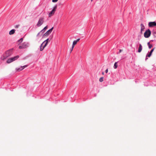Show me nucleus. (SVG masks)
<instances>
[{
    "label": "nucleus",
    "mask_w": 156,
    "mask_h": 156,
    "mask_svg": "<svg viewBox=\"0 0 156 156\" xmlns=\"http://www.w3.org/2000/svg\"><path fill=\"white\" fill-rule=\"evenodd\" d=\"M145 29V27H141V33H142V32L143 30H144V29Z\"/></svg>",
    "instance_id": "24"
},
{
    "label": "nucleus",
    "mask_w": 156,
    "mask_h": 156,
    "mask_svg": "<svg viewBox=\"0 0 156 156\" xmlns=\"http://www.w3.org/2000/svg\"><path fill=\"white\" fill-rule=\"evenodd\" d=\"M77 42L75 40L73 42V45L72 46V49L71 50V51L73 50V48H74L75 45H76L77 43Z\"/></svg>",
    "instance_id": "10"
},
{
    "label": "nucleus",
    "mask_w": 156,
    "mask_h": 156,
    "mask_svg": "<svg viewBox=\"0 0 156 156\" xmlns=\"http://www.w3.org/2000/svg\"><path fill=\"white\" fill-rule=\"evenodd\" d=\"M16 59H8L6 61V62L7 63H10L13 61L15 60Z\"/></svg>",
    "instance_id": "11"
},
{
    "label": "nucleus",
    "mask_w": 156,
    "mask_h": 156,
    "mask_svg": "<svg viewBox=\"0 0 156 156\" xmlns=\"http://www.w3.org/2000/svg\"><path fill=\"white\" fill-rule=\"evenodd\" d=\"M57 8V5H55L54 6V8L49 14H48V16L49 17H50L51 16L53 15L54 13H55V12L56 11V9Z\"/></svg>",
    "instance_id": "5"
},
{
    "label": "nucleus",
    "mask_w": 156,
    "mask_h": 156,
    "mask_svg": "<svg viewBox=\"0 0 156 156\" xmlns=\"http://www.w3.org/2000/svg\"><path fill=\"white\" fill-rule=\"evenodd\" d=\"M52 37H51V38H50V40H49V41L52 38Z\"/></svg>",
    "instance_id": "34"
},
{
    "label": "nucleus",
    "mask_w": 156,
    "mask_h": 156,
    "mask_svg": "<svg viewBox=\"0 0 156 156\" xmlns=\"http://www.w3.org/2000/svg\"><path fill=\"white\" fill-rule=\"evenodd\" d=\"M117 62H115L114 64V67L115 69H116L118 67V66L117 65Z\"/></svg>",
    "instance_id": "16"
},
{
    "label": "nucleus",
    "mask_w": 156,
    "mask_h": 156,
    "mask_svg": "<svg viewBox=\"0 0 156 156\" xmlns=\"http://www.w3.org/2000/svg\"><path fill=\"white\" fill-rule=\"evenodd\" d=\"M151 34V31L149 29H148L144 33V37L145 38H148L150 36Z\"/></svg>",
    "instance_id": "1"
},
{
    "label": "nucleus",
    "mask_w": 156,
    "mask_h": 156,
    "mask_svg": "<svg viewBox=\"0 0 156 156\" xmlns=\"http://www.w3.org/2000/svg\"><path fill=\"white\" fill-rule=\"evenodd\" d=\"M19 57V55H17L16 56H14V57H12L9 58H18Z\"/></svg>",
    "instance_id": "18"
},
{
    "label": "nucleus",
    "mask_w": 156,
    "mask_h": 156,
    "mask_svg": "<svg viewBox=\"0 0 156 156\" xmlns=\"http://www.w3.org/2000/svg\"><path fill=\"white\" fill-rule=\"evenodd\" d=\"M53 28L54 27H53L50 30L47 31L45 33L43 34V36L44 37L45 36H48L52 32Z\"/></svg>",
    "instance_id": "6"
},
{
    "label": "nucleus",
    "mask_w": 156,
    "mask_h": 156,
    "mask_svg": "<svg viewBox=\"0 0 156 156\" xmlns=\"http://www.w3.org/2000/svg\"><path fill=\"white\" fill-rule=\"evenodd\" d=\"M122 50H119V53H120L121 52H122Z\"/></svg>",
    "instance_id": "32"
},
{
    "label": "nucleus",
    "mask_w": 156,
    "mask_h": 156,
    "mask_svg": "<svg viewBox=\"0 0 156 156\" xmlns=\"http://www.w3.org/2000/svg\"><path fill=\"white\" fill-rule=\"evenodd\" d=\"M142 50V46L141 44H139V48H138V52H140Z\"/></svg>",
    "instance_id": "14"
},
{
    "label": "nucleus",
    "mask_w": 156,
    "mask_h": 156,
    "mask_svg": "<svg viewBox=\"0 0 156 156\" xmlns=\"http://www.w3.org/2000/svg\"><path fill=\"white\" fill-rule=\"evenodd\" d=\"M44 44H43V43L41 44L40 48V50L41 51H42L44 48V47L45 46H44V44Z\"/></svg>",
    "instance_id": "13"
},
{
    "label": "nucleus",
    "mask_w": 156,
    "mask_h": 156,
    "mask_svg": "<svg viewBox=\"0 0 156 156\" xmlns=\"http://www.w3.org/2000/svg\"><path fill=\"white\" fill-rule=\"evenodd\" d=\"M48 28V26H46V27H45L44 29L42 30L41 31V32H42V33L41 34V35H42L45 32V30L47 29Z\"/></svg>",
    "instance_id": "9"
},
{
    "label": "nucleus",
    "mask_w": 156,
    "mask_h": 156,
    "mask_svg": "<svg viewBox=\"0 0 156 156\" xmlns=\"http://www.w3.org/2000/svg\"><path fill=\"white\" fill-rule=\"evenodd\" d=\"M154 48L152 49L149 53L151 55L152 53L154 50Z\"/></svg>",
    "instance_id": "23"
},
{
    "label": "nucleus",
    "mask_w": 156,
    "mask_h": 156,
    "mask_svg": "<svg viewBox=\"0 0 156 156\" xmlns=\"http://www.w3.org/2000/svg\"><path fill=\"white\" fill-rule=\"evenodd\" d=\"M147 44L149 48H151L152 47V45L150 44V42H148Z\"/></svg>",
    "instance_id": "17"
},
{
    "label": "nucleus",
    "mask_w": 156,
    "mask_h": 156,
    "mask_svg": "<svg viewBox=\"0 0 156 156\" xmlns=\"http://www.w3.org/2000/svg\"><path fill=\"white\" fill-rule=\"evenodd\" d=\"M15 32V30L12 29L9 31V34L10 35L13 34Z\"/></svg>",
    "instance_id": "15"
},
{
    "label": "nucleus",
    "mask_w": 156,
    "mask_h": 156,
    "mask_svg": "<svg viewBox=\"0 0 156 156\" xmlns=\"http://www.w3.org/2000/svg\"><path fill=\"white\" fill-rule=\"evenodd\" d=\"M44 18L43 17L40 18L37 23V26L38 27H40L41 25L43 24L44 22Z\"/></svg>",
    "instance_id": "3"
},
{
    "label": "nucleus",
    "mask_w": 156,
    "mask_h": 156,
    "mask_svg": "<svg viewBox=\"0 0 156 156\" xmlns=\"http://www.w3.org/2000/svg\"><path fill=\"white\" fill-rule=\"evenodd\" d=\"M27 65H25L23 66H21L20 68H16V70L17 71H20L23 70L24 68L27 67Z\"/></svg>",
    "instance_id": "8"
},
{
    "label": "nucleus",
    "mask_w": 156,
    "mask_h": 156,
    "mask_svg": "<svg viewBox=\"0 0 156 156\" xmlns=\"http://www.w3.org/2000/svg\"><path fill=\"white\" fill-rule=\"evenodd\" d=\"M108 69H106L105 70V72L106 73H108Z\"/></svg>",
    "instance_id": "31"
},
{
    "label": "nucleus",
    "mask_w": 156,
    "mask_h": 156,
    "mask_svg": "<svg viewBox=\"0 0 156 156\" xmlns=\"http://www.w3.org/2000/svg\"><path fill=\"white\" fill-rule=\"evenodd\" d=\"M153 34V35H154V37H156V31L154 32Z\"/></svg>",
    "instance_id": "25"
},
{
    "label": "nucleus",
    "mask_w": 156,
    "mask_h": 156,
    "mask_svg": "<svg viewBox=\"0 0 156 156\" xmlns=\"http://www.w3.org/2000/svg\"><path fill=\"white\" fill-rule=\"evenodd\" d=\"M12 52L11 50H8L5 52V53L4 55V58H6L9 57L11 54Z\"/></svg>",
    "instance_id": "4"
},
{
    "label": "nucleus",
    "mask_w": 156,
    "mask_h": 156,
    "mask_svg": "<svg viewBox=\"0 0 156 156\" xmlns=\"http://www.w3.org/2000/svg\"><path fill=\"white\" fill-rule=\"evenodd\" d=\"M102 74L103 75H104V73L103 72L102 73Z\"/></svg>",
    "instance_id": "33"
},
{
    "label": "nucleus",
    "mask_w": 156,
    "mask_h": 156,
    "mask_svg": "<svg viewBox=\"0 0 156 156\" xmlns=\"http://www.w3.org/2000/svg\"><path fill=\"white\" fill-rule=\"evenodd\" d=\"M148 26L150 27H153L156 26V22L155 21L150 22L148 23Z\"/></svg>",
    "instance_id": "7"
},
{
    "label": "nucleus",
    "mask_w": 156,
    "mask_h": 156,
    "mask_svg": "<svg viewBox=\"0 0 156 156\" xmlns=\"http://www.w3.org/2000/svg\"><path fill=\"white\" fill-rule=\"evenodd\" d=\"M151 55L150 54V53H148L146 55V57H150L151 56Z\"/></svg>",
    "instance_id": "21"
},
{
    "label": "nucleus",
    "mask_w": 156,
    "mask_h": 156,
    "mask_svg": "<svg viewBox=\"0 0 156 156\" xmlns=\"http://www.w3.org/2000/svg\"><path fill=\"white\" fill-rule=\"evenodd\" d=\"M103 77H101L100 79H99V81L100 82H102V81H103Z\"/></svg>",
    "instance_id": "20"
},
{
    "label": "nucleus",
    "mask_w": 156,
    "mask_h": 156,
    "mask_svg": "<svg viewBox=\"0 0 156 156\" xmlns=\"http://www.w3.org/2000/svg\"><path fill=\"white\" fill-rule=\"evenodd\" d=\"M28 43L26 42H24L21 45L19 46V49H24L27 48L28 47Z\"/></svg>",
    "instance_id": "2"
},
{
    "label": "nucleus",
    "mask_w": 156,
    "mask_h": 156,
    "mask_svg": "<svg viewBox=\"0 0 156 156\" xmlns=\"http://www.w3.org/2000/svg\"><path fill=\"white\" fill-rule=\"evenodd\" d=\"M58 0H52V2H56L58 1Z\"/></svg>",
    "instance_id": "28"
},
{
    "label": "nucleus",
    "mask_w": 156,
    "mask_h": 156,
    "mask_svg": "<svg viewBox=\"0 0 156 156\" xmlns=\"http://www.w3.org/2000/svg\"><path fill=\"white\" fill-rule=\"evenodd\" d=\"M23 38H21L20 40H19L18 41V42H20V43H21V42H22V41H23Z\"/></svg>",
    "instance_id": "19"
},
{
    "label": "nucleus",
    "mask_w": 156,
    "mask_h": 156,
    "mask_svg": "<svg viewBox=\"0 0 156 156\" xmlns=\"http://www.w3.org/2000/svg\"><path fill=\"white\" fill-rule=\"evenodd\" d=\"M140 26L141 27H145L144 26L142 23L141 24Z\"/></svg>",
    "instance_id": "29"
},
{
    "label": "nucleus",
    "mask_w": 156,
    "mask_h": 156,
    "mask_svg": "<svg viewBox=\"0 0 156 156\" xmlns=\"http://www.w3.org/2000/svg\"><path fill=\"white\" fill-rule=\"evenodd\" d=\"M42 33V32H41V31L38 33V34H37V37H38L39 36V35L40 34L41 35V34Z\"/></svg>",
    "instance_id": "26"
},
{
    "label": "nucleus",
    "mask_w": 156,
    "mask_h": 156,
    "mask_svg": "<svg viewBox=\"0 0 156 156\" xmlns=\"http://www.w3.org/2000/svg\"><path fill=\"white\" fill-rule=\"evenodd\" d=\"M154 48L152 49L149 53L151 55L152 53L154 50Z\"/></svg>",
    "instance_id": "22"
},
{
    "label": "nucleus",
    "mask_w": 156,
    "mask_h": 156,
    "mask_svg": "<svg viewBox=\"0 0 156 156\" xmlns=\"http://www.w3.org/2000/svg\"><path fill=\"white\" fill-rule=\"evenodd\" d=\"M80 38H78V39H77L76 40L77 42H78L80 40Z\"/></svg>",
    "instance_id": "30"
},
{
    "label": "nucleus",
    "mask_w": 156,
    "mask_h": 156,
    "mask_svg": "<svg viewBox=\"0 0 156 156\" xmlns=\"http://www.w3.org/2000/svg\"><path fill=\"white\" fill-rule=\"evenodd\" d=\"M20 26V25H19V24L17 25H16V26H15V27H15V28H18V27H19Z\"/></svg>",
    "instance_id": "27"
},
{
    "label": "nucleus",
    "mask_w": 156,
    "mask_h": 156,
    "mask_svg": "<svg viewBox=\"0 0 156 156\" xmlns=\"http://www.w3.org/2000/svg\"><path fill=\"white\" fill-rule=\"evenodd\" d=\"M49 40V39L48 38L42 43L43 44H44V46H46V45H47V44L48 43Z\"/></svg>",
    "instance_id": "12"
}]
</instances>
